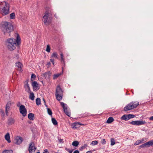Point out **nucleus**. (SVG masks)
Masks as SVG:
<instances>
[{
    "label": "nucleus",
    "instance_id": "obj_1",
    "mask_svg": "<svg viewBox=\"0 0 153 153\" xmlns=\"http://www.w3.org/2000/svg\"><path fill=\"white\" fill-rule=\"evenodd\" d=\"M1 30L4 35L10 36V33L14 30L13 25L10 22L4 21L2 22L0 24Z\"/></svg>",
    "mask_w": 153,
    "mask_h": 153
},
{
    "label": "nucleus",
    "instance_id": "obj_2",
    "mask_svg": "<svg viewBox=\"0 0 153 153\" xmlns=\"http://www.w3.org/2000/svg\"><path fill=\"white\" fill-rule=\"evenodd\" d=\"M21 43V39L18 34H17L16 39L11 38L8 39L6 41V45L7 48L10 51L14 50L16 46V43L18 45Z\"/></svg>",
    "mask_w": 153,
    "mask_h": 153
},
{
    "label": "nucleus",
    "instance_id": "obj_3",
    "mask_svg": "<svg viewBox=\"0 0 153 153\" xmlns=\"http://www.w3.org/2000/svg\"><path fill=\"white\" fill-rule=\"evenodd\" d=\"M2 7L0 13L3 16H5L9 13V4L6 1L1 2L0 4V9Z\"/></svg>",
    "mask_w": 153,
    "mask_h": 153
},
{
    "label": "nucleus",
    "instance_id": "obj_4",
    "mask_svg": "<svg viewBox=\"0 0 153 153\" xmlns=\"http://www.w3.org/2000/svg\"><path fill=\"white\" fill-rule=\"evenodd\" d=\"M49 11H46L45 13L44 16L43 17V21L45 24V25H49L51 22L50 19H49Z\"/></svg>",
    "mask_w": 153,
    "mask_h": 153
},
{
    "label": "nucleus",
    "instance_id": "obj_5",
    "mask_svg": "<svg viewBox=\"0 0 153 153\" xmlns=\"http://www.w3.org/2000/svg\"><path fill=\"white\" fill-rule=\"evenodd\" d=\"M128 123H130L131 124L134 125L139 126L145 124L146 123L145 121H143V120H140L133 121L131 122H129Z\"/></svg>",
    "mask_w": 153,
    "mask_h": 153
},
{
    "label": "nucleus",
    "instance_id": "obj_6",
    "mask_svg": "<svg viewBox=\"0 0 153 153\" xmlns=\"http://www.w3.org/2000/svg\"><path fill=\"white\" fill-rule=\"evenodd\" d=\"M153 145V140H151L139 146V149H141L146 147H149Z\"/></svg>",
    "mask_w": 153,
    "mask_h": 153
},
{
    "label": "nucleus",
    "instance_id": "obj_7",
    "mask_svg": "<svg viewBox=\"0 0 153 153\" xmlns=\"http://www.w3.org/2000/svg\"><path fill=\"white\" fill-rule=\"evenodd\" d=\"M19 111L23 117L26 116L27 113V111L25 106L23 105H21L19 108Z\"/></svg>",
    "mask_w": 153,
    "mask_h": 153
},
{
    "label": "nucleus",
    "instance_id": "obj_8",
    "mask_svg": "<svg viewBox=\"0 0 153 153\" xmlns=\"http://www.w3.org/2000/svg\"><path fill=\"white\" fill-rule=\"evenodd\" d=\"M31 85L33 87V91H36L39 89V84L36 81H34L31 83Z\"/></svg>",
    "mask_w": 153,
    "mask_h": 153
},
{
    "label": "nucleus",
    "instance_id": "obj_9",
    "mask_svg": "<svg viewBox=\"0 0 153 153\" xmlns=\"http://www.w3.org/2000/svg\"><path fill=\"white\" fill-rule=\"evenodd\" d=\"M60 104L64 109V111L65 114L68 116L70 117V113H69L68 111L67 106H66L65 107V104L62 102H60Z\"/></svg>",
    "mask_w": 153,
    "mask_h": 153
},
{
    "label": "nucleus",
    "instance_id": "obj_10",
    "mask_svg": "<svg viewBox=\"0 0 153 153\" xmlns=\"http://www.w3.org/2000/svg\"><path fill=\"white\" fill-rule=\"evenodd\" d=\"M28 79H27L25 81L24 83V87L25 89V90L28 93H30L31 91L30 89L29 84H28Z\"/></svg>",
    "mask_w": 153,
    "mask_h": 153
},
{
    "label": "nucleus",
    "instance_id": "obj_11",
    "mask_svg": "<svg viewBox=\"0 0 153 153\" xmlns=\"http://www.w3.org/2000/svg\"><path fill=\"white\" fill-rule=\"evenodd\" d=\"M14 143L17 145H20L22 143L23 141L22 138L20 137L17 136L14 140Z\"/></svg>",
    "mask_w": 153,
    "mask_h": 153
},
{
    "label": "nucleus",
    "instance_id": "obj_12",
    "mask_svg": "<svg viewBox=\"0 0 153 153\" xmlns=\"http://www.w3.org/2000/svg\"><path fill=\"white\" fill-rule=\"evenodd\" d=\"M63 93V91L61 88L60 85H58L56 88L55 95L57 94L62 95Z\"/></svg>",
    "mask_w": 153,
    "mask_h": 153
},
{
    "label": "nucleus",
    "instance_id": "obj_13",
    "mask_svg": "<svg viewBox=\"0 0 153 153\" xmlns=\"http://www.w3.org/2000/svg\"><path fill=\"white\" fill-rule=\"evenodd\" d=\"M11 102L9 101L7 103L5 107V112L7 115H8V112L11 105Z\"/></svg>",
    "mask_w": 153,
    "mask_h": 153
},
{
    "label": "nucleus",
    "instance_id": "obj_14",
    "mask_svg": "<svg viewBox=\"0 0 153 153\" xmlns=\"http://www.w3.org/2000/svg\"><path fill=\"white\" fill-rule=\"evenodd\" d=\"M51 74L50 71H48L44 73L43 74V76L45 77V79H49L50 76H51Z\"/></svg>",
    "mask_w": 153,
    "mask_h": 153
},
{
    "label": "nucleus",
    "instance_id": "obj_15",
    "mask_svg": "<svg viewBox=\"0 0 153 153\" xmlns=\"http://www.w3.org/2000/svg\"><path fill=\"white\" fill-rule=\"evenodd\" d=\"M79 122H75L71 124V127L73 128L76 129L77 128L79 127Z\"/></svg>",
    "mask_w": 153,
    "mask_h": 153
},
{
    "label": "nucleus",
    "instance_id": "obj_16",
    "mask_svg": "<svg viewBox=\"0 0 153 153\" xmlns=\"http://www.w3.org/2000/svg\"><path fill=\"white\" fill-rule=\"evenodd\" d=\"M15 120L13 118L10 117L9 118L8 120V124L9 125H11L14 124Z\"/></svg>",
    "mask_w": 153,
    "mask_h": 153
},
{
    "label": "nucleus",
    "instance_id": "obj_17",
    "mask_svg": "<svg viewBox=\"0 0 153 153\" xmlns=\"http://www.w3.org/2000/svg\"><path fill=\"white\" fill-rule=\"evenodd\" d=\"M34 146V144L33 142H31L30 143L28 149L30 153L32 151L33 149V148Z\"/></svg>",
    "mask_w": 153,
    "mask_h": 153
},
{
    "label": "nucleus",
    "instance_id": "obj_18",
    "mask_svg": "<svg viewBox=\"0 0 153 153\" xmlns=\"http://www.w3.org/2000/svg\"><path fill=\"white\" fill-rule=\"evenodd\" d=\"M5 139L7 141L8 143H10L11 142L10 140V134L9 133H7L5 136Z\"/></svg>",
    "mask_w": 153,
    "mask_h": 153
},
{
    "label": "nucleus",
    "instance_id": "obj_19",
    "mask_svg": "<svg viewBox=\"0 0 153 153\" xmlns=\"http://www.w3.org/2000/svg\"><path fill=\"white\" fill-rule=\"evenodd\" d=\"M28 117L30 120H33L34 117V114L32 113H30L28 114Z\"/></svg>",
    "mask_w": 153,
    "mask_h": 153
},
{
    "label": "nucleus",
    "instance_id": "obj_20",
    "mask_svg": "<svg viewBox=\"0 0 153 153\" xmlns=\"http://www.w3.org/2000/svg\"><path fill=\"white\" fill-rule=\"evenodd\" d=\"M61 57V62L62 64H63L64 66L65 67V59L64 58L63 54L62 53H61L60 54Z\"/></svg>",
    "mask_w": 153,
    "mask_h": 153
},
{
    "label": "nucleus",
    "instance_id": "obj_21",
    "mask_svg": "<svg viewBox=\"0 0 153 153\" xmlns=\"http://www.w3.org/2000/svg\"><path fill=\"white\" fill-rule=\"evenodd\" d=\"M121 120H123L125 121H127L128 120V115L127 114H125L123 115L120 118Z\"/></svg>",
    "mask_w": 153,
    "mask_h": 153
},
{
    "label": "nucleus",
    "instance_id": "obj_22",
    "mask_svg": "<svg viewBox=\"0 0 153 153\" xmlns=\"http://www.w3.org/2000/svg\"><path fill=\"white\" fill-rule=\"evenodd\" d=\"M29 93H30L29 97V99H30L32 100H33L34 99L35 97L34 94L33 92H31V91Z\"/></svg>",
    "mask_w": 153,
    "mask_h": 153
},
{
    "label": "nucleus",
    "instance_id": "obj_23",
    "mask_svg": "<svg viewBox=\"0 0 153 153\" xmlns=\"http://www.w3.org/2000/svg\"><path fill=\"white\" fill-rule=\"evenodd\" d=\"M130 106L128 104H127L125 107L124 108L123 110L124 111H128L130 110Z\"/></svg>",
    "mask_w": 153,
    "mask_h": 153
},
{
    "label": "nucleus",
    "instance_id": "obj_24",
    "mask_svg": "<svg viewBox=\"0 0 153 153\" xmlns=\"http://www.w3.org/2000/svg\"><path fill=\"white\" fill-rule=\"evenodd\" d=\"M55 95L56 96V99L58 101H60L62 99V95L57 94Z\"/></svg>",
    "mask_w": 153,
    "mask_h": 153
},
{
    "label": "nucleus",
    "instance_id": "obj_25",
    "mask_svg": "<svg viewBox=\"0 0 153 153\" xmlns=\"http://www.w3.org/2000/svg\"><path fill=\"white\" fill-rule=\"evenodd\" d=\"M114 121V119L113 117H110L108 119L106 123H110Z\"/></svg>",
    "mask_w": 153,
    "mask_h": 153
},
{
    "label": "nucleus",
    "instance_id": "obj_26",
    "mask_svg": "<svg viewBox=\"0 0 153 153\" xmlns=\"http://www.w3.org/2000/svg\"><path fill=\"white\" fill-rule=\"evenodd\" d=\"M36 76L34 74H32L31 75L30 80L31 81L33 82V81L36 79Z\"/></svg>",
    "mask_w": 153,
    "mask_h": 153
},
{
    "label": "nucleus",
    "instance_id": "obj_27",
    "mask_svg": "<svg viewBox=\"0 0 153 153\" xmlns=\"http://www.w3.org/2000/svg\"><path fill=\"white\" fill-rule=\"evenodd\" d=\"M58 55L57 53L54 52L53 53L52 55L51 56V58H52L53 57H54L56 59H58Z\"/></svg>",
    "mask_w": 153,
    "mask_h": 153
},
{
    "label": "nucleus",
    "instance_id": "obj_28",
    "mask_svg": "<svg viewBox=\"0 0 153 153\" xmlns=\"http://www.w3.org/2000/svg\"><path fill=\"white\" fill-rule=\"evenodd\" d=\"M79 142L77 141H74L72 143V145L74 146L77 147L79 144Z\"/></svg>",
    "mask_w": 153,
    "mask_h": 153
},
{
    "label": "nucleus",
    "instance_id": "obj_29",
    "mask_svg": "<svg viewBox=\"0 0 153 153\" xmlns=\"http://www.w3.org/2000/svg\"><path fill=\"white\" fill-rule=\"evenodd\" d=\"M36 104L37 105H39L41 104V100L39 98H37L36 99Z\"/></svg>",
    "mask_w": 153,
    "mask_h": 153
},
{
    "label": "nucleus",
    "instance_id": "obj_30",
    "mask_svg": "<svg viewBox=\"0 0 153 153\" xmlns=\"http://www.w3.org/2000/svg\"><path fill=\"white\" fill-rule=\"evenodd\" d=\"M52 121L53 125H56L58 124V122L54 118H52Z\"/></svg>",
    "mask_w": 153,
    "mask_h": 153
},
{
    "label": "nucleus",
    "instance_id": "obj_31",
    "mask_svg": "<svg viewBox=\"0 0 153 153\" xmlns=\"http://www.w3.org/2000/svg\"><path fill=\"white\" fill-rule=\"evenodd\" d=\"M61 73L54 74L53 76V79H57L60 75H61Z\"/></svg>",
    "mask_w": 153,
    "mask_h": 153
},
{
    "label": "nucleus",
    "instance_id": "obj_32",
    "mask_svg": "<svg viewBox=\"0 0 153 153\" xmlns=\"http://www.w3.org/2000/svg\"><path fill=\"white\" fill-rule=\"evenodd\" d=\"M127 115L128 118V120L131 119V118H132L135 117V116L133 114H128Z\"/></svg>",
    "mask_w": 153,
    "mask_h": 153
},
{
    "label": "nucleus",
    "instance_id": "obj_33",
    "mask_svg": "<svg viewBox=\"0 0 153 153\" xmlns=\"http://www.w3.org/2000/svg\"><path fill=\"white\" fill-rule=\"evenodd\" d=\"M2 153H13V151L12 150H5Z\"/></svg>",
    "mask_w": 153,
    "mask_h": 153
},
{
    "label": "nucleus",
    "instance_id": "obj_34",
    "mask_svg": "<svg viewBox=\"0 0 153 153\" xmlns=\"http://www.w3.org/2000/svg\"><path fill=\"white\" fill-rule=\"evenodd\" d=\"M88 146L86 144H84L83 146H82L80 148V151H82L84 148H86Z\"/></svg>",
    "mask_w": 153,
    "mask_h": 153
},
{
    "label": "nucleus",
    "instance_id": "obj_35",
    "mask_svg": "<svg viewBox=\"0 0 153 153\" xmlns=\"http://www.w3.org/2000/svg\"><path fill=\"white\" fill-rule=\"evenodd\" d=\"M47 112L48 114L50 116H52V112L50 108H47Z\"/></svg>",
    "mask_w": 153,
    "mask_h": 153
},
{
    "label": "nucleus",
    "instance_id": "obj_36",
    "mask_svg": "<svg viewBox=\"0 0 153 153\" xmlns=\"http://www.w3.org/2000/svg\"><path fill=\"white\" fill-rule=\"evenodd\" d=\"M10 19H13L15 18V13H13L10 14Z\"/></svg>",
    "mask_w": 153,
    "mask_h": 153
},
{
    "label": "nucleus",
    "instance_id": "obj_37",
    "mask_svg": "<svg viewBox=\"0 0 153 153\" xmlns=\"http://www.w3.org/2000/svg\"><path fill=\"white\" fill-rule=\"evenodd\" d=\"M128 104L130 106V109L131 110L133 109L134 108V105H133V102H130Z\"/></svg>",
    "mask_w": 153,
    "mask_h": 153
},
{
    "label": "nucleus",
    "instance_id": "obj_38",
    "mask_svg": "<svg viewBox=\"0 0 153 153\" xmlns=\"http://www.w3.org/2000/svg\"><path fill=\"white\" fill-rule=\"evenodd\" d=\"M115 144V140L114 138H111V145H114Z\"/></svg>",
    "mask_w": 153,
    "mask_h": 153
},
{
    "label": "nucleus",
    "instance_id": "obj_39",
    "mask_svg": "<svg viewBox=\"0 0 153 153\" xmlns=\"http://www.w3.org/2000/svg\"><path fill=\"white\" fill-rule=\"evenodd\" d=\"M22 64V63L20 62H18L16 63V66L18 67L19 68H21V66Z\"/></svg>",
    "mask_w": 153,
    "mask_h": 153
},
{
    "label": "nucleus",
    "instance_id": "obj_40",
    "mask_svg": "<svg viewBox=\"0 0 153 153\" xmlns=\"http://www.w3.org/2000/svg\"><path fill=\"white\" fill-rule=\"evenodd\" d=\"M65 149L69 153H72L74 150L73 149H69L67 148L66 147H65Z\"/></svg>",
    "mask_w": 153,
    "mask_h": 153
},
{
    "label": "nucleus",
    "instance_id": "obj_41",
    "mask_svg": "<svg viewBox=\"0 0 153 153\" xmlns=\"http://www.w3.org/2000/svg\"><path fill=\"white\" fill-rule=\"evenodd\" d=\"M51 48L50 47V46L49 45H48L47 46V48H46V51L47 52L49 53L50 51Z\"/></svg>",
    "mask_w": 153,
    "mask_h": 153
},
{
    "label": "nucleus",
    "instance_id": "obj_42",
    "mask_svg": "<svg viewBox=\"0 0 153 153\" xmlns=\"http://www.w3.org/2000/svg\"><path fill=\"white\" fill-rule=\"evenodd\" d=\"M139 102H137L135 103V102H133V105H134V108H137V106L139 105Z\"/></svg>",
    "mask_w": 153,
    "mask_h": 153
},
{
    "label": "nucleus",
    "instance_id": "obj_43",
    "mask_svg": "<svg viewBox=\"0 0 153 153\" xmlns=\"http://www.w3.org/2000/svg\"><path fill=\"white\" fill-rule=\"evenodd\" d=\"M0 114L2 116L4 117V111L2 109L0 110Z\"/></svg>",
    "mask_w": 153,
    "mask_h": 153
},
{
    "label": "nucleus",
    "instance_id": "obj_44",
    "mask_svg": "<svg viewBox=\"0 0 153 153\" xmlns=\"http://www.w3.org/2000/svg\"><path fill=\"white\" fill-rule=\"evenodd\" d=\"M98 143V142L96 140H94L92 141L91 144H92L93 145H97Z\"/></svg>",
    "mask_w": 153,
    "mask_h": 153
},
{
    "label": "nucleus",
    "instance_id": "obj_45",
    "mask_svg": "<svg viewBox=\"0 0 153 153\" xmlns=\"http://www.w3.org/2000/svg\"><path fill=\"white\" fill-rule=\"evenodd\" d=\"M142 143V142H141L140 140H137L135 143L134 144L135 145H139Z\"/></svg>",
    "mask_w": 153,
    "mask_h": 153
},
{
    "label": "nucleus",
    "instance_id": "obj_46",
    "mask_svg": "<svg viewBox=\"0 0 153 153\" xmlns=\"http://www.w3.org/2000/svg\"><path fill=\"white\" fill-rule=\"evenodd\" d=\"M101 143L102 144H105L106 143L105 139H103L102 140Z\"/></svg>",
    "mask_w": 153,
    "mask_h": 153
},
{
    "label": "nucleus",
    "instance_id": "obj_47",
    "mask_svg": "<svg viewBox=\"0 0 153 153\" xmlns=\"http://www.w3.org/2000/svg\"><path fill=\"white\" fill-rule=\"evenodd\" d=\"M58 140H59V143H64V141H63V139H58Z\"/></svg>",
    "mask_w": 153,
    "mask_h": 153
},
{
    "label": "nucleus",
    "instance_id": "obj_48",
    "mask_svg": "<svg viewBox=\"0 0 153 153\" xmlns=\"http://www.w3.org/2000/svg\"><path fill=\"white\" fill-rule=\"evenodd\" d=\"M21 103L20 102H19L17 103L16 105H17V106L18 107H20V106H21Z\"/></svg>",
    "mask_w": 153,
    "mask_h": 153
},
{
    "label": "nucleus",
    "instance_id": "obj_49",
    "mask_svg": "<svg viewBox=\"0 0 153 153\" xmlns=\"http://www.w3.org/2000/svg\"><path fill=\"white\" fill-rule=\"evenodd\" d=\"M50 8L49 7H46V10H47L46 11H49V13L51 12V10H50Z\"/></svg>",
    "mask_w": 153,
    "mask_h": 153
},
{
    "label": "nucleus",
    "instance_id": "obj_50",
    "mask_svg": "<svg viewBox=\"0 0 153 153\" xmlns=\"http://www.w3.org/2000/svg\"><path fill=\"white\" fill-rule=\"evenodd\" d=\"M43 153H49V152L47 149H45L44 150Z\"/></svg>",
    "mask_w": 153,
    "mask_h": 153
},
{
    "label": "nucleus",
    "instance_id": "obj_51",
    "mask_svg": "<svg viewBox=\"0 0 153 153\" xmlns=\"http://www.w3.org/2000/svg\"><path fill=\"white\" fill-rule=\"evenodd\" d=\"M42 100L44 102V103L45 105V106L46 107H47L48 105L46 104V101H45V100L44 98H43Z\"/></svg>",
    "mask_w": 153,
    "mask_h": 153
},
{
    "label": "nucleus",
    "instance_id": "obj_52",
    "mask_svg": "<svg viewBox=\"0 0 153 153\" xmlns=\"http://www.w3.org/2000/svg\"><path fill=\"white\" fill-rule=\"evenodd\" d=\"M50 61L52 63L53 65L54 64V62L53 59H50Z\"/></svg>",
    "mask_w": 153,
    "mask_h": 153
},
{
    "label": "nucleus",
    "instance_id": "obj_53",
    "mask_svg": "<svg viewBox=\"0 0 153 153\" xmlns=\"http://www.w3.org/2000/svg\"><path fill=\"white\" fill-rule=\"evenodd\" d=\"M73 153H79V152L78 150H76L73 152Z\"/></svg>",
    "mask_w": 153,
    "mask_h": 153
},
{
    "label": "nucleus",
    "instance_id": "obj_54",
    "mask_svg": "<svg viewBox=\"0 0 153 153\" xmlns=\"http://www.w3.org/2000/svg\"><path fill=\"white\" fill-rule=\"evenodd\" d=\"M51 63L50 62H48L47 63V65H48V67H50L51 65Z\"/></svg>",
    "mask_w": 153,
    "mask_h": 153
},
{
    "label": "nucleus",
    "instance_id": "obj_55",
    "mask_svg": "<svg viewBox=\"0 0 153 153\" xmlns=\"http://www.w3.org/2000/svg\"><path fill=\"white\" fill-rule=\"evenodd\" d=\"M149 119L150 120H153V116L151 117Z\"/></svg>",
    "mask_w": 153,
    "mask_h": 153
},
{
    "label": "nucleus",
    "instance_id": "obj_56",
    "mask_svg": "<svg viewBox=\"0 0 153 153\" xmlns=\"http://www.w3.org/2000/svg\"><path fill=\"white\" fill-rule=\"evenodd\" d=\"M79 126L80 125H83V126L86 125V124H82V123H80L79 122Z\"/></svg>",
    "mask_w": 153,
    "mask_h": 153
},
{
    "label": "nucleus",
    "instance_id": "obj_57",
    "mask_svg": "<svg viewBox=\"0 0 153 153\" xmlns=\"http://www.w3.org/2000/svg\"><path fill=\"white\" fill-rule=\"evenodd\" d=\"M140 140L141 142H142V143H143V142L144 141V139L143 138L141 140Z\"/></svg>",
    "mask_w": 153,
    "mask_h": 153
},
{
    "label": "nucleus",
    "instance_id": "obj_58",
    "mask_svg": "<svg viewBox=\"0 0 153 153\" xmlns=\"http://www.w3.org/2000/svg\"><path fill=\"white\" fill-rule=\"evenodd\" d=\"M86 153H92L90 151H88Z\"/></svg>",
    "mask_w": 153,
    "mask_h": 153
},
{
    "label": "nucleus",
    "instance_id": "obj_59",
    "mask_svg": "<svg viewBox=\"0 0 153 153\" xmlns=\"http://www.w3.org/2000/svg\"><path fill=\"white\" fill-rule=\"evenodd\" d=\"M62 72H63V66H62Z\"/></svg>",
    "mask_w": 153,
    "mask_h": 153
},
{
    "label": "nucleus",
    "instance_id": "obj_60",
    "mask_svg": "<svg viewBox=\"0 0 153 153\" xmlns=\"http://www.w3.org/2000/svg\"><path fill=\"white\" fill-rule=\"evenodd\" d=\"M34 147V149H36V148L34 146L33 147Z\"/></svg>",
    "mask_w": 153,
    "mask_h": 153
},
{
    "label": "nucleus",
    "instance_id": "obj_61",
    "mask_svg": "<svg viewBox=\"0 0 153 153\" xmlns=\"http://www.w3.org/2000/svg\"><path fill=\"white\" fill-rule=\"evenodd\" d=\"M54 16L56 18H57L56 17V15H55Z\"/></svg>",
    "mask_w": 153,
    "mask_h": 153
},
{
    "label": "nucleus",
    "instance_id": "obj_62",
    "mask_svg": "<svg viewBox=\"0 0 153 153\" xmlns=\"http://www.w3.org/2000/svg\"><path fill=\"white\" fill-rule=\"evenodd\" d=\"M36 153H40L39 152H36Z\"/></svg>",
    "mask_w": 153,
    "mask_h": 153
},
{
    "label": "nucleus",
    "instance_id": "obj_63",
    "mask_svg": "<svg viewBox=\"0 0 153 153\" xmlns=\"http://www.w3.org/2000/svg\"><path fill=\"white\" fill-rule=\"evenodd\" d=\"M28 123H31V122H28Z\"/></svg>",
    "mask_w": 153,
    "mask_h": 153
},
{
    "label": "nucleus",
    "instance_id": "obj_64",
    "mask_svg": "<svg viewBox=\"0 0 153 153\" xmlns=\"http://www.w3.org/2000/svg\"><path fill=\"white\" fill-rule=\"evenodd\" d=\"M25 1H27V0H25Z\"/></svg>",
    "mask_w": 153,
    "mask_h": 153
}]
</instances>
